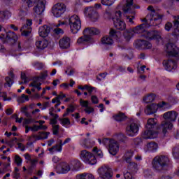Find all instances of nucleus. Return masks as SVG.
I'll return each instance as SVG.
<instances>
[{
	"label": "nucleus",
	"instance_id": "18",
	"mask_svg": "<svg viewBox=\"0 0 179 179\" xmlns=\"http://www.w3.org/2000/svg\"><path fill=\"white\" fill-rule=\"evenodd\" d=\"M166 52L169 55H171L179 59V49L175 44L168 43L166 45Z\"/></svg>",
	"mask_w": 179,
	"mask_h": 179
},
{
	"label": "nucleus",
	"instance_id": "64",
	"mask_svg": "<svg viewBox=\"0 0 179 179\" xmlns=\"http://www.w3.org/2000/svg\"><path fill=\"white\" fill-rule=\"evenodd\" d=\"M35 66L38 69H43V68H44V64L43 63H36Z\"/></svg>",
	"mask_w": 179,
	"mask_h": 179
},
{
	"label": "nucleus",
	"instance_id": "35",
	"mask_svg": "<svg viewBox=\"0 0 179 179\" xmlns=\"http://www.w3.org/2000/svg\"><path fill=\"white\" fill-rule=\"evenodd\" d=\"M76 179H94V176L92 173H83L77 175Z\"/></svg>",
	"mask_w": 179,
	"mask_h": 179
},
{
	"label": "nucleus",
	"instance_id": "53",
	"mask_svg": "<svg viewBox=\"0 0 179 179\" xmlns=\"http://www.w3.org/2000/svg\"><path fill=\"white\" fill-rule=\"evenodd\" d=\"M37 135H32L31 136H30L29 138H28V141L29 142H31V143H33L34 142H36V141H38V139H37Z\"/></svg>",
	"mask_w": 179,
	"mask_h": 179
},
{
	"label": "nucleus",
	"instance_id": "51",
	"mask_svg": "<svg viewBox=\"0 0 179 179\" xmlns=\"http://www.w3.org/2000/svg\"><path fill=\"white\" fill-rule=\"evenodd\" d=\"M0 97H3V101H10L12 100V98H6V93L5 92H0Z\"/></svg>",
	"mask_w": 179,
	"mask_h": 179
},
{
	"label": "nucleus",
	"instance_id": "58",
	"mask_svg": "<svg viewBox=\"0 0 179 179\" xmlns=\"http://www.w3.org/2000/svg\"><path fill=\"white\" fill-rule=\"evenodd\" d=\"M13 118H15V122H18V124H20L22 121H23V117L19 118V116L17 115H14L13 116Z\"/></svg>",
	"mask_w": 179,
	"mask_h": 179
},
{
	"label": "nucleus",
	"instance_id": "52",
	"mask_svg": "<svg viewBox=\"0 0 179 179\" xmlns=\"http://www.w3.org/2000/svg\"><path fill=\"white\" fill-rule=\"evenodd\" d=\"M91 101L93 104H97L99 103V98L96 95L91 96Z\"/></svg>",
	"mask_w": 179,
	"mask_h": 179
},
{
	"label": "nucleus",
	"instance_id": "33",
	"mask_svg": "<svg viewBox=\"0 0 179 179\" xmlns=\"http://www.w3.org/2000/svg\"><path fill=\"white\" fill-rule=\"evenodd\" d=\"M8 75L10 77L6 78L5 86H8V87H10V86L13 85V71H10Z\"/></svg>",
	"mask_w": 179,
	"mask_h": 179
},
{
	"label": "nucleus",
	"instance_id": "3",
	"mask_svg": "<svg viewBox=\"0 0 179 179\" xmlns=\"http://www.w3.org/2000/svg\"><path fill=\"white\" fill-rule=\"evenodd\" d=\"M178 117V113L176 110H169L164 113L163 118L166 120L163 121L161 124L163 134H166L173 129V122H176Z\"/></svg>",
	"mask_w": 179,
	"mask_h": 179
},
{
	"label": "nucleus",
	"instance_id": "8",
	"mask_svg": "<svg viewBox=\"0 0 179 179\" xmlns=\"http://www.w3.org/2000/svg\"><path fill=\"white\" fill-rule=\"evenodd\" d=\"M122 34L121 32L111 29L109 32V36H105L101 39V43L103 45H113L114 44V40L120 42L121 41ZM114 38V40L113 39Z\"/></svg>",
	"mask_w": 179,
	"mask_h": 179
},
{
	"label": "nucleus",
	"instance_id": "11",
	"mask_svg": "<svg viewBox=\"0 0 179 179\" xmlns=\"http://www.w3.org/2000/svg\"><path fill=\"white\" fill-rule=\"evenodd\" d=\"M122 13L120 10L116 9L115 12L113 14L112 20L113 24L117 30H125L127 29V24L125 22L121 20Z\"/></svg>",
	"mask_w": 179,
	"mask_h": 179
},
{
	"label": "nucleus",
	"instance_id": "55",
	"mask_svg": "<svg viewBox=\"0 0 179 179\" xmlns=\"http://www.w3.org/2000/svg\"><path fill=\"white\" fill-rule=\"evenodd\" d=\"M172 28H173V24H171V22H167L165 24V30L166 31H170V30H171Z\"/></svg>",
	"mask_w": 179,
	"mask_h": 179
},
{
	"label": "nucleus",
	"instance_id": "47",
	"mask_svg": "<svg viewBox=\"0 0 179 179\" xmlns=\"http://www.w3.org/2000/svg\"><path fill=\"white\" fill-rule=\"evenodd\" d=\"M21 79H22V82L20 83V85L26 84V83H28V82H29V78H27V77H26V73H21Z\"/></svg>",
	"mask_w": 179,
	"mask_h": 179
},
{
	"label": "nucleus",
	"instance_id": "15",
	"mask_svg": "<svg viewBox=\"0 0 179 179\" xmlns=\"http://www.w3.org/2000/svg\"><path fill=\"white\" fill-rule=\"evenodd\" d=\"M98 173L99 175V177H101L102 178H113V169L108 166H101L98 169Z\"/></svg>",
	"mask_w": 179,
	"mask_h": 179
},
{
	"label": "nucleus",
	"instance_id": "45",
	"mask_svg": "<svg viewBox=\"0 0 179 179\" xmlns=\"http://www.w3.org/2000/svg\"><path fill=\"white\" fill-rule=\"evenodd\" d=\"M115 2V0H101V3L104 6H112Z\"/></svg>",
	"mask_w": 179,
	"mask_h": 179
},
{
	"label": "nucleus",
	"instance_id": "19",
	"mask_svg": "<svg viewBox=\"0 0 179 179\" xmlns=\"http://www.w3.org/2000/svg\"><path fill=\"white\" fill-rule=\"evenodd\" d=\"M134 47L138 50H149L152 48V43L145 40H137L134 42Z\"/></svg>",
	"mask_w": 179,
	"mask_h": 179
},
{
	"label": "nucleus",
	"instance_id": "13",
	"mask_svg": "<svg viewBox=\"0 0 179 179\" xmlns=\"http://www.w3.org/2000/svg\"><path fill=\"white\" fill-rule=\"evenodd\" d=\"M66 12V5L64 3H57L52 8V13L55 17H61Z\"/></svg>",
	"mask_w": 179,
	"mask_h": 179
},
{
	"label": "nucleus",
	"instance_id": "38",
	"mask_svg": "<svg viewBox=\"0 0 179 179\" xmlns=\"http://www.w3.org/2000/svg\"><path fill=\"white\" fill-rule=\"evenodd\" d=\"M173 18L175 19L174 21V29H175V31H174V34L175 36H179V16H174Z\"/></svg>",
	"mask_w": 179,
	"mask_h": 179
},
{
	"label": "nucleus",
	"instance_id": "5",
	"mask_svg": "<svg viewBox=\"0 0 179 179\" xmlns=\"http://www.w3.org/2000/svg\"><path fill=\"white\" fill-rule=\"evenodd\" d=\"M156 125H157V119L150 118L148 120L145 125L146 130L143 134L144 139H155V138H157L159 131Z\"/></svg>",
	"mask_w": 179,
	"mask_h": 179
},
{
	"label": "nucleus",
	"instance_id": "43",
	"mask_svg": "<svg viewBox=\"0 0 179 179\" xmlns=\"http://www.w3.org/2000/svg\"><path fill=\"white\" fill-rule=\"evenodd\" d=\"M30 99L29 98V96L22 94V96H19L17 99V101L18 103H25V101H29Z\"/></svg>",
	"mask_w": 179,
	"mask_h": 179
},
{
	"label": "nucleus",
	"instance_id": "50",
	"mask_svg": "<svg viewBox=\"0 0 179 179\" xmlns=\"http://www.w3.org/2000/svg\"><path fill=\"white\" fill-rule=\"evenodd\" d=\"M80 106L81 107H83L84 108H87L89 107V101H85L82 99H80Z\"/></svg>",
	"mask_w": 179,
	"mask_h": 179
},
{
	"label": "nucleus",
	"instance_id": "28",
	"mask_svg": "<svg viewBox=\"0 0 179 179\" xmlns=\"http://www.w3.org/2000/svg\"><path fill=\"white\" fill-rule=\"evenodd\" d=\"M36 47L38 50H45V48H47V47H48V41L45 39L38 40L36 42Z\"/></svg>",
	"mask_w": 179,
	"mask_h": 179
},
{
	"label": "nucleus",
	"instance_id": "23",
	"mask_svg": "<svg viewBox=\"0 0 179 179\" xmlns=\"http://www.w3.org/2000/svg\"><path fill=\"white\" fill-rule=\"evenodd\" d=\"M59 48L62 50H66L71 47V38L69 37H63L59 41Z\"/></svg>",
	"mask_w": 179,
	"mask_h": 179
},
{
	"label": "nucleus",
	"instance_id": "32",
	"mask_svg": "<svg viewBox=\"0 0 179 179\" xmlns=\"http://www.w3.org/2000/svg\"><path fill=\"white\" fill-rule=\"evenodd\" d=\"M157 106L158 110H160L161 111H164L170 108V103L165 101L159 102L158 104H157Z\"/></svg>",
	"mask_w": 179,
	"mask_h": 179
},
{
	"label": "nucleus",
	"instance_id": "49",
	"mask_svg": "<svg viewBox=\"0 0 179 179\" xmlns=\"http://www.w3.org/2000/svg\"><path fill=\"white\" fill-rule=\"evenodd\" d=\"M14 160H15V163L17 164V166H22V163L23 160L22 159L20 156L15 155Z\"/></svg>",
	"mask_w": 179,
	"mask_h": 179
},
{
	"label": "nucleus",
	"instance_id": "24",
	"mask_svg": "<svg viewBox=\"0 0 179 179\" xmlns=\"http://www.w3.org/2000/svg\"><path fill=\"white\" fill-rule=\"evenodd\" d=\"M31 24H33V22L31 21V20H27L26 25H24L21 29V30H23L22 33V36H27L30 34V33H31V27H30L31 26Z\"/></svg>",
	"mask_w": 179,
	"mask_h": 179
},
{
	"label": "nucleus",
	"instance_id": "12",
	"mask_svg": "<svg viewBox=\"0 0 179 179\" xmlns=\"http://www.w3.org/2000/svg\"><path fill=\"white\" fill-rule=\"evenodd\" d=\"M80 159L86 164L93 166L97 163V159L93 154L86 150H82L80 152Z\"/></svg>",
	"mask_w": 179,
	"mask_h": 179
},
{
	"label": "nucleus",
	"instance_id": "44",
	"mask_svg": "<svg viewBox=\"0 0 179 179\" xmlns=\"http://www.w3.org/2000/svg\"><path fill=\"white\" fill-rule=\"evenodd\" d=\"M48 135H50V133L48 132L39 133L36 135V139H38V141H40V139H47L48 138Z\"/></svg>",
	"mask_w": 179,
	"mask_h": 179
},
{
	"label": "nucleus",
	"instance_id": "56",
	"mask_svg": "<svg viewBox=\"0 0 179 179\" xmlns=\"http://www.w3.org/2000/svg\"><path fill=\"white\" fill-rule=\"evenodd\" d=\"M52 118L50 120V124L52 127L54 125H57V119L58 118V115H57V117H55V116H52Z\"/></svg>",
	"mask_w": 179,
	"mask_h": 179
},
{
	"label": "nucleus",
	"instance_id": "25",
	"mask_svg": "<svg viewBox=\"0 0 179 179\" xmlns=\"http://www.w3.org/2000/svg\"><path fill=\"white\" fill-rule=\"evenodd\" d=\"M45 8V3L44 1H39L36 6L34 8L35 15H43V12Z\"/></svg>",
	"mask_w": 179,
	"mask_h": 179
},
{
	"label": "nucleus",
	"instance_id": "1",
	"mask_svg": "<svg viewBox=\"0 0 179 179\" xmlns=\"http://www.w3.org/2000/svg\"><path fill=\"white\" fill-rule=\"evenodd\" d=\"M147 10L148 12V15L145 18L142 20V22H145L146 24H142L132 29L126 30L123 34L126 41H129L134 37V34H141V37H145L147 40H156L158 43L162 41L160 32L157 31L148 32L146 29L150 26H157V24L162 23L163 15L159 14V9H155L153 6H149Z\"/></svg>",
	"mask_w": 179,
	"mask_h": 179
},
{
	"label": "nucleus",
	"instance_id": "62",
	"mask_svg": "<svg viewBox=\"0 0 179 179\" xmlns=\"http://www.w3.org/2000/svg\"><path fill=\"white\" fill-rule=\"evenodd\" d=\"M125 179H132V174L130 172H126L124 173Z\"/></svg>",
	"mask_w": 179,
	"mask_h": 179
},
{
	"label": "nucleus",
	"instance_id": "26",
	"mask_svg": "<svg viewBox=\"0 0 179 179\" xmlns=\"http://www.w3.org/2000/svg\"><path fill=\"white\" fill-rule=\"evenodd\" d=\"M157 110H159L157 108V103H152L146 107L145 113L147 115H150L152 114H155V113H157Z\"/></svg>",
	"mask_w": 179,
	"mask_h": 179
},
{
	"label": "nucleus",
	"instance_id": "61",
	"mask_svg": "<svg viewBox=\"0 0 179 179\" xmlns=\"http://www.w3.org/2000/svg\"><path fill=\"white\" fill-rule=\"evenodd\" d=\"M85 113H87V114H90L93 113V111H94V109L92 107L87 106V108H85Z\"/></svg>",
	"mask_w": 179,
	"mask_h": 179
},
{
	"label": "nucleus",
	"instance_id": "40",
	"mask_svg": "<svg viewBox=\"0 0 179 179\" xmlns=\"http://www.w3.org/2000/svg\"><path fill=\"white\" fill-rule=\"evenodd\" d=\"M113 120L115 121H124L125 120V114L122 113H118L117 114H115L113 116Z\"/></svg>",
	"mask_w": 179,
	"mask_h": 179
},
{
	"label": "nucleus",
	"instance_id": "29",
	"mask_svg": "<svg viewBox=\"0 0 179 179\" xmlns=\"http://www.w3.org/2000/svg\"><path fill=\"white\" fill-rule=\"evenodd\" d=\"M92 41H93L92 37H87L83 35L77 40V44H78L79 45H82L87 44L89 43H92Z\"/></svg>",
	"mask_w": 179,
	"mask_h": 179
},
{
	"label": "nucleus",
	"instance_id": "17",
	"mask_svg": "<svg viewBox=\"0 0 179 179\" xmlns=\"http://www.w3.org/2000/svg\"><path fill=\"white\" fill-rule=\"evenodd\" d=\"M162 65L168 72H171L173 71H176L178 67L177 61H174L173 59H165L162 62Z\"/></svg>",
	"mask_w": 179,
	"mask_h": 179
},
{
	"label": "nucleus",
	"instance_id": "14",
	"mask_svg": "<svg viewBox=\"0 0 179 179\" xmlns=\"http://www.w3.org/2000/svg\"><path fill=\"white\" fill-rule=\"evenodd\" d=\"M47 77V71H45L41 73V76L36 78L30 84L29 87H32L31 89V92H40L41 90V83L40 82V79H45Z\"/></svg>",
	"mask_w": 179,
	"mask_h": 179
},
{
	"label": "nucleus",
	"instance_id": "42",
	"mask_svg": "<svg viewBox=\"0 0 179 179\" xmlns=\"http://www.w3.org/2000/svg\"><path fill=\"white\" fill-rule=\"evenodd\" d=\"M132 156H134V151L129 150L127 151L124 155V159L127 163H131V160L132 159Z\"/></svg>",
	"mask_w": 179,
	"mask_h": 179
},
{
	"label": "nucleus",
	"instance_id": "36",
	"mask_svg": "<svg viewBox=\"0 0 179 179\" xmlns=\"http://www.w3.org/2000/svg\"><path fill=\"white\" fill-rule=\"evenodd\" d=\"M156 99V94H147L143 97V101L145 103H152V101H155Z\"/></svg>",
	"mask_w": 179,
	"mask_h": 179
},
{
	"label": "nucleus",
	"instance_id": "4",
	"mask_svg": "<svg viewBox=\"0 0 179 179\" xmlns=\"http://www.w3.org/2000/svg\"><path fill=\"white\" fill-rule=\"evenodd\" d=\"M0 39L3 43H9V44H15L17 51H22V44L17 41V36L15 32H6L5 28L0 25Z\"/></svg>",
	"mask_w": 179,
	"mask_h": 179
},
{
	"label": "nucleus",
	"instance_id": "21",
	"mask_svg": "<svg viewBox=\"0 0 179 179\" xmlns=\"http://www.w3.org/2000/svg\"><path fill=\"white\" fill-rule=\"evenodd\" d=\"M69 142H71V138H66L63 143L62 140H58L57 143L59 144L49 148L48 150L50 153H54V152H62V146L66 145V143H69Z\"/></svg>",
	"mask_w": 179,
	"mask_h": 179
},
{
	"label": "nucleus",
	"instance_id": "16",
	"mask_svg": "<svg viewBox=\"0 0 179 179\" xmlns=\"http://www.w3.org/2000/svg\"><path fill=\"white\" fill-rule=\"evenodd\" d=\"M139 132V125L135 122L129 123L126 128V134L128 136H136Z\"/></svg>",
	"mask_w": 179,
	"mask_h": 179
},
{
	"label": "nucleus",
	"instance_id": "6",
	"mask_svg": "<svg viewBox=\"0 0 179 179\" xmlns=\"http://www.w3.org/2000/svg\"><path fill=\"white\" fill-rule=\"evenodd\" d=\"M171 166L169 157L166 155L157 156L152 161V167L156 171H163V170H169V167Z\"/></svg>",
	"mask_w": 179,
	"mask_h": 179
},
{
	"label": "nucleus",
	"instance_id": "27",
	"mask_svg": "<svg viewBox=\"0 0 179 179\" xmlns=\"http://www.w3.org/2000/svg\"><path fill=\"white\" fill-rule=\"evenodd\" d=\"M38 34L41 37H47L50 34V27L43 25L38 29Z\"/></svg>",
	"mask_w": 179,
	"mask_h": 179
},
{
	"label": "nucleus",
	"instance_id": "30",
	"mask_svg": "<svg viewBox=\"0 0 179 179\" xmlns=\"http://www.w3.org/2000/svg\"><path fill=\"white\" fill-rule=\"evenodd\" d=\"M69 165L73 171H78L80 169V161L78 159L72 160Z\"/></svg>",
	"mask_w": 179,
	"mask_h": 179
},
{
	"label": "nucleus",
	"instance_id": "31",
	"mask_svg": "<svg viewBox=\"0 0 179 179\" xmlns=\"http://www.w3.org/2000/svg\"><path fill=\"white\" fill-rule=\"evenodd\" d=\"M80 143L84 149H90V148L94 145V141L90 142V140L87 139L82 140Z\"/></svg>",
	"mask_w": 179,
	"mask_h": 179
},
{
	"label": "nucleus",
	"instance_id": "48",
	"mask_svg": "<svg viewBox=\"0 0 179 179\" xmlns=\"http://www.w3.org/2000/svg\"><path fill=\"white\" fill-rule=\"evenodd\" d=\"M103 16L104 19H108V20L112 19L113 20V15H111V13L108 10H106L103 13Z\"/></svg>",
	"mask_w": 179,
	"mask_h": 179
},
{
	"label": "nucleus",
	"instance_id": "46",
	"mask_svg": "<svg viewBox=\"0 0 179 179\" xmlns=\"http://www.w3.org/2000/svg\"><path fill=\"white\" fill-rule=\"evenodd\" d=\"M22 2H26L28 8H31L34 6V3L37 2V0H22Z\"/></svg>",
	"mask_w": 179,
	"mask_h": 179
},
{
	"label": "nucleus",
	"instance_id": "20",
	"mask_svg": "<svg viewBox=\"0 0 179 179\" xmlns=\"http://www.w3.org/2000/svg\"><path fill=\"white\" fill-rule=\"evenodd\" d=\"M56 171L59 174H66L71 171V165L66 162H62L56 167Z\"/></svg>",
	"mask_w": 179,
	"mask_h": 179
},
{
	"label": "nucleus",
	"instance_id": "10",
	"mask_svg": "<svg viewBox=\"0 0 179 179\" xmlns=\"http://www.w3.org/2000/svg\"><path fill=\"white\" fill-rule=\"evenodd\" d=\"M71 31L73 34H76L82 29V21L78 15H73L68 18Z\"/></svg>",
	"mask_w": 179,
	"mask_h": 179
},
{
	"label": "nucleus",
	"instance_id": "34",
	"mask_svg": "<svg viewBox=\"0 0 179 179\" xmlns=\"http://www.w3.org/2000/svg\"><path fill=\"white\" fill-rule=\"evenodd\" d=\"M92 152L94 153V156L95 159H103L104 155L103 154V151H101L99 148L95 147L93 148Z\"/></svg>",
	"mask_w": 179,
	"mask_h": 179
},
{
	"label": "nucleus",
	"instance_id": "22",
	"mask_svg": "<svg viewBox=\"0 0 179 179\" xmlns=\"http://www.w3.org/2000/svg\"><path fill=\"white\" fill-rule=\"evenodd\" d=\"M83 34L85 37H92V36H97V34H100V31L96 28H85Z\"/></svg>",
	"mask_w": 179,
	"mask_h": 179
},
{
	"label": "nucleus",
	"instance_id": "7",
	"mask_svg": "<svg viewBox=\"0 0 179 179\" xmlns=\"http://www.w3.org/2000/svg\"><path fill=\"white\" fill-rule=\"evenodd\" d=\"M101 3H95L94 6L85 7L83 10V14L85 17L90 19L92 22H97L100 19V14L97 10L101 9Z\"/></svg>",
	"mask_w": 179,
	"mask_h": 179
},
{
	"label": "nucleus",
	"instance_id": "41",
	"mask_svg": "<svg viewBox=\"0 0 179 179\" xmlns=\"http://www.w3.org/2000/svg\"><path fill=\"white\" fill-rule=\"evenodd\" d=\"M10 16V12L8 10L0 11V20H3V19H9Z\"/></svg>",
	"mask_w": 179,
	"mask_h": 179
},
{
	"label": "nucleus",
	"instance_id": "60",
	"mask_svg": "<svg viewBox=\"0 0 179 179\" xmlns=\"http://www.w3.org/2000/svg\"><path fill=\"white\" fill-rule=\"evenodd\" d=\"M20 111L25 114L26 117H29V113H27V108L26 106L21 108Z\"/></svg>",
	"mask_w": 179,
	"mask_h": 179
},
{
	"label": "nucleus",
	"instance_id": "39",
	"mask_svg": "<svg viewBox=\"0 0 179 179\" xmlns=\"http://www.w3.org/2000/svg\"><path fill=\"white\" fill-rule=\"evenodd\" d=\"M60 123L62 127H64L65 128H69L71 127V120L68 117L60 119Z\"/></svg>",
	"mask_w": 179,
	"mask_h": 179
},
{
	"label": "nucleus",
	"instance_id": "63",
	"mask_svg": "<svg viewBox=\"0 0 179 179\" xmlns=\"http://www.w3.org/2000/svg\"><path fill=\"white\" fill-rule=\"evenodd\" d=\"M130 166L132 167L134 170H138L139 169V165L137 164H135L134 162L130 163Z\"/></svg>",
	"mask_w": 179,
	"mask_h": 179
},
{
	"label": "nucleus",
	"instance_id": "59",
	"mask_svg": "<svg viewBox=\"0 0 179 179\" xmlns=\"http://www.w3.org/2000/svg\"><path fill=\"white\" fill-rule=\"evenodd\" d=\"M117 139H119V141H121L122 142H124L125 141V139H127V136H125V135H124L122 134H120L117 136Z\"/></svg>",
	"mask_w": 179,
	"mask_h": 179
},
{
	"label": "nucleus",
	"instance_id": "37",
	"mask_svg": "<svg viewBox=\"0 0 179 179\" xmlns=\"http://www.w3.org/2000/svg\"><path fill=\"white\" fill-rule=\"evenodd\" d=\"M146 148H147V150H149V152H156L159 146L156 143H149L146 145Z\"/></svg>",
	"mask_w": 179,
	"mask_h": 179
},
{
	"label": "nucleus",
	"instance_id": "54",
	"mask_svg": "<svg viewBox=\"0 0 179 179\" xmlns=\"http://www.w3.org/2000/svg\"><path fill=\"white\" fill-rule=\"evenodd\" d=\"M52 103H57V104L55 106V108H57V107H58V106L61 104V101L59 99L58 96H57L56 98L52 100Z\"/></svg>",
	"mask_w": 179,
	"mask_h": 179
},
{
	"label": "nucleus",
	"instance_id": "2",
	"mask_svg": "<svg viewBox=\"0 0 179 179\" xmlns=\"http://www.w3.org/2000/svg\"><path fill=\"white\" fill-rule=\"evenodd\" d=\"M134 0H121L119 5L116 7L118 10H122L124 13V17H126V22L129 24H135V17L136 13L134 9H139V6H133Z\"/></svg>",
	"mask_w": 179,
	"mask_h": 179
},
{
	"label": "nucleus",
	"instance_id": "57",
	"mask_svg": "<svg viewBox=\"0 0 179 179\" xmlns=\"http://www.w3.org/2000/svg\"><path fill=\"white\" fill-rule=\"evenodd\" d=\"M52 127L54 135H57L58 134V131L59 129V126L58 124H56V125H53Z\"/></svg>",
	"mask_w": 179,
	"mask_h": 179
},
{
	"label": "nucleus",
	"instance_id": "9",
	"mask_svg": "<svg viewBox=\"0 0 179 179\" xmlns=\"http://www.w3.org/2000/svg\"><path fill=\"white\" fill-rule=\"evenodd\" d=\"M98 142L99 145H104L105 146H108V152L110 155H112V156H115V155L118 153V150H120L118 142L114 139L103 138L101 141V139L98 138Z\"/></svg>",
	"mask_w": 179,
	"mask_h": 179
}]
</instances>
